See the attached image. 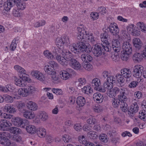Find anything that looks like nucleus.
I'll use <instances>...</instances> for the list:
<instances>
[{"label": "nucleus", "instance_id": "60", "mask_svg": "<svg viewBox=\"0 0 146 146\" xmlns=\"http://www.w3.org/2000/svg\"><path fill=\"white\" fill-rule=\"evenodd\" d=\"M88 136L91 139H95L96 138L97 136L96 132L93 131H91L88 133Z\"/></svg>", "mask_w": 146, "mask_h": 146}, {"label": "nucleus", "instance_id": "33", "mask_svg": "<svg viewBox=\"0 0 146 146\" xmlns=\"http://www.w3.org/2000/svg\"><path fill=\"white\" fill-rule=\"evenodd\" d=\"M120 108L122 111L126 112L128 110V107L127 104L124 101H120Z\"/></svg>", "mask_w": 146, "mask_h": 146}, {"label": "nucleus", "instance_id": "32", "mask_svg": "<svg viewBox=\"0 0 146 146\" xmlns=\"http://www.w3.org/2000/svg\"><path fill=\"white\" fill-rule=\"evenodd\" d=\"M39 118L43 121H46L48 118V115L44 111H40L38 114Z\"/></svg>", "mask_w": 146, "mask_h": 146}, {"label": "nucleus", "instance_id": "27", "mask_svg": "<svg viewBox=\"0 0 146 146\" xmlns=\"http://www.w3.org/2000/svg\"><path fill=\"white\" fill-rule=\"evenodd\" d=\"M16 5L18 9L21 10L24 9L26 7L25 2L21 0H17Z\"/></svg>", "mask_w": 146, "mask_h": 146}, {"label": "nucleus", "instance_id": "59", "mask_svg": "<svg viewBox=\"0 0 146 146\" xmlns=\"http://www.w3.org/2000/svg\"><path fill=\"white\" fill-rule=\"evenodd\" d=\"M13 7V6L11 5L9 2H7L4 5V9L5 11H8Z\"/></svg>", "mask_w": 146, "mask_h": 146}, {"label": "nucleus", "instance_id": "51", "mask_svg": "<svg viewBox=\"0 0 146 146\" xmlns=\"http://www.w3.org/2000/svg\"><path fill=\"white\" fill-rule=\"evenodd\" d=\"M111 92V94H113V96L115 97L117 94L120 92V89L117 87H115L113 88Z\"/></svg>", "mask_w": 146, "mask_h": 146}, {"label": "nucleus", "instance_id": "13", "mask_svg": "<svg viewBox=\"0 0 146 146\" xmlns=\"http://www.w3.org/2000/svg\"><path fill=\"white\" fill-rule=\"evenodd\" d=\"M62 55L65 58L66 61H71L73 58L72 54L67 50H64L62 51Z\"/></svg>", "mask_w": 146, "mask_h": 146}, {"label": "nucleus", "instance_id": "38", "mask_svg": "<svg viewBox=\"0 0 146 146\" xmlns=\"http://www.w3.org/2000/svg\"><path fill=\"white\" fill-rule=\"evenodd\" d=\"M82 66L84 68L88 70H90L92 68V65L88 62L83 63Z\"/></svg>", "mask_w": 146, "mask_h": 146}, {"label": "nucleus", "instance_id": "7", "mask_svg": "<svg viewBox=\"0 0 146 146\" xmlns=\"http://www.w3.org/2000/svg\"><path fill=\"white\" fill-rule=\"evenodd\" d=\"M32 76L40 81H44L45 78L43 74L38 70H34L31 73Z\"/></svg>", "mask_w": 146, "mask_h": 146}, {"label": "nucleus", "instance_id": "9", "mask_svg": "<svg viewBox=\"0 0 146 146\" xmlns=\"http://www.w3.org/2000/svg\"><path fill=\"white\" fill-rule=\"evenodd\" d=\"M132 42L137 50H141V49L143 48V43L139 38H134Z\"/></svg>", "mask_w": 146, "mask_h": 146}, {"label": "nucleus", "instance_id": "61", "mask_svg": "<svg viewBox=\"0 0 146 146\" xmlns=\"http://www.w3.org/2000/svg\"><path fill=\"white\" fill-rule=\"evenodd\" d=\"M52 92L56 95L62 94V91L61 89L53 88L52 90Z\"/></svg>", "mask_w": 146, "mask_h": 146}, {"label": "nucleus", "instance_id": "2", "mask_svg": "<svg viewBox=\"0 0 146 146\" xmlns=\"http://www.w3.org/2000/svg\"><path fill=\"white\" fill-rule=\"evenodd\" d=\"M143 67L140 65L135 66L133 68V74L134 77L137 78H141L143 72Z\"/></svg>", "mask_w": 146, "mask_h": 146}, {"label": "nucleus", "instance_id": "8", "mask_svg": "<svg viewBox=\"0 0 146 146\" xmlns=\"http://www.w3.org/2000/svg\"><path fill=\"white\" fill-rule=\"evenodd\" d=\"M112 50L113 49L115 52H119L120 50V44L117 39H113L112 41Z\"/></svg>", "mask_w": 146, "mask_h": 146}, {"label": "nucleus", "instance_id": "21", "mask_svg": "<svg viewBox=\"0 0 146 146\" xmlns=\"http://www.w3.org/2000/svg\"><path fill=\"white\" fill-rule=\"evenodd\" d=\"M126 95V94H125L124 88L121 89V90L120 92V94L118 96L119 100H127V97Z\"/></svg>", "mask_w": 146, "mask_h": 146}, {"label": "nucleus", "instance_id": "10", "mask_svg": "<svg viewBox=\"0 0 146 146\" xmlns=\"http://www.w3.org/2000/svg\"><path fill=\"white\" fill-rule=\"evenodd\" d=\"M77 38L78 39L81 40L86 37L87 35V32L83 28L78 27L77 29Z\"/></svg>", "mask_w": 146, "mask_h": 146}, {"label": "nucleus", "instance_id": "64", "mask_svg": "<svg viewBox=\"0 0 146 146\" xmlns=\"http://www.w3.org/2000/svg\"><path fill=\"white\" fill-rule=\"evenodd\" d=\"M62 139L65 142L69 143L71 141V137L67 135H66L63 136Z\"/></svg>", "mask_w": 146, "mask_h": 146}, {"label": "nucleus", "instance_id": "43", "mask_svg": "<svg viewBox=\"0 0 146 146\" xmlns=\"http://www.w3.org/2000/svg\"><path fill=\"white\" fill-rule=\"evenodd\" d=\"M47 65L50 66L51 68H53L54 70L55 69L57 68L58 66V64L56 62L53 61H50L48 63V64Z\"/></svg>", "mask_w": 146, "mask_h": 146}, {"label": "nucleus", "instance_id": "26", "mask_svg": "<svg viewBox=\"0 0 146 146\" xmlns=\"http://www.w3.org/2000/svg\"><path fill=\"white\" fill-rule=\"evenodd\" d=\"M56 58L59 63L61 65H64L67 64V62L66 61L65 58L63 56H62L60 55H57L56 56Z\"/></svg>", "mask_w": 146, "mask_h": 146}, {"label": "nucleus", "instance_id": "5", "mask_svg": "<svg viewBox=\"0 0 146 146\" xmlns=\"http://www.w3.org/2000/svg\"><path fill=\"white\" fill-rule=\"evenodd\" d=\"M25 119H23L20 117H15L13 119V124L15 126L24 128L26 126V121Z\"/></svg>", "mask_w": 146, "mask_h": 146}, {"label": "nucleus", "instance_id": "28", "mask_svg": "<svg viewBox=\"0 0 146 146\" xmlns=\"http://www.w3.org/2000/svg\"><path fill=\"white\" fill-rule=\"evenodd\" d=\"M9 136L8 135V136H5V137H3L2 142H0V144L3 145L5 146H12V145L10 141L7 137H9Z\"/></svg>", "mask_w": 146, "mask_h": 146}, {"label": "nucleus", "instance_id": "29", "mask_svg": "<svg viewBox=\"0 0 146 146\" xmlns=\"http://www.w3.org/2000/svg\"><path fill=\"white\" fill-rule=\"evenodd\" d=\"M36 129V128L34 125H29L27 126L26 127V129L27 131L31 134H34L35 133Z\"/></svg>", "mask_w": 146, "mask_h": 146}, {"label": "nucleus", "instance_id": "49", "mask_svg": "<svg viewBox=\"0 0 146 146\" xmlns=\"http://www.w3.org/2000/svg\"><path fill=\"white\" fill-rule=\"evenodd\" d=\"M97 11L99 15H104L106 13V9L103 7H101L98 8Z\"/></svg>", "mask_w": 146, "mask_h": 146}, {"label": "nucleus", "instance_id": "17", "mask_svg": "<svg viewBox=\"0 0 146 146\" xmlns=\"http://www.w3.org/2000/svg\"><path fill=\"white\" fill-rule=\"evenodd\" d=\"M86 83V79L83 78H79L75 82V84L77 88L78 89L80 88L81 87L85 85Z\"/></svg>", "mask_w": 146, "mask_h": 146}, {"label": "nucleus", "instance_id": "45", "mask_svg": "<svg viewBox=\"0 0 146 146\" xmlns=\"http://www.w3.org/2000/svg\"><path fill=\"white\" fill-rule=\"evenodd\" d=\"M110 44L108 43L107 44H102V51L104 50L106 51L110 52L112 50L111 47L110 46Z\"/></svg>", "mask_w": 146, "mask_h": 146}, {"label": "nucleus", "instance_id": "23", "mask_svg": "<svg viewBox=\"0 0 146 146\" xmlns=\"http://www.w3.org/2000/svg\"><path fill=\"white\" fill-rule=\"evenodd\" d=\"M36 133L39 137L41 138L44 137L46 134V130L44 128H39L36 129Z\"/></svg>", "mask_w": 146, "mask_h": 146}, {"label": "nucleus", "instance_id": "63", "mask_svg": "<svg viewBox=\"0 0 146 146\" xmlns=\"http://www.w3.org/2000/svg\"><path fill=\"white\" fill-rule=\"evenodd\" d=\"M87 123L90 124H95L96 123V119L94 118L91 117L89 118L87 120Z\"/></svg>", "mask_w": 146, "mask_h": 146}, {"label": "nucleus", "instance_id": "4", "mask_svg": "<svg viewBox=\"0 0 146 146\" xmlns=\"http://www.w3.org/2000/svg\"><path fill=\"white\" fill-rule=\"evenodd\" d=\"M102 43H97L95 44L94 46L92 51L95 56L98 57L102 54Z\"/></svg>", "mask_w": 146, "mask_h": 146}, {"label": "nucleus", "instance_id": "52", "mask_svg": "<svg viewBox=\"0 0 146 146\" xmlns=\"http://www.w3.org/2000/svg\"><path fill=\"white\" fill-rule=\"evenodd\" d=\"M115 78L112 76L110 75L108 77L106 78V81L109 82L110 83L113 84L115 83Z\"/></svg>", "mask_w": 146, "mask_h": 146}, {"label": "nucleus", "instance_id": "42", "mask_svg": "<svg viewBox=\"0 0 146 146\" xmlns=\"http://www.w3.org/2000/svg\"><path fill=\"white\" fill-rule=\"evenodd\" d=\"M56 44L57 45L58 47L63 46V43L62 38L58 37L56 40Z\"/></svg>", "mask_w": 146, "mask_h": 146}, {"label": "nucleus", "instance_id": "62", "mask_svg": "<svg viewBox=\"0 0 146 146\" xmlns=\"http://www.w3.org/2000/svg\"><path fill=\"white\" fill-rule=\"evenodd\" d=\"M79 139L80 142H81L83 144H86V143L88 141L86 140L85 137L83 135H80L79 137Z\"/></svg>", "mask_w": 146, "mask_h": 146}, {"label": "nucleus", "instance_id": "20", "mask_svg": "<svg viewBox=\"0 0 146 146\" xmlns=\"http://www.w3.org/2000/svg\"><path fill=\"white\" fill-rule=\"evenodd\" d=\"M81 58L84 62H91L93 60V58L88 54H82L81 56Z\"/></svg>", "mask_w": 146, "mask_h": 146}, {"label": "nucleus", "instance_id": "35", "mask_svg": "<svg viewBox=\"0 0 146 146\" xmlns=\"http://www.w3.org/2000/svg\"><path fill=\"white\" fill-rule=\"evenodd\" d=\"M137 25L142 32L146 33V26L143 22H139L137 23Z\"/></svg>", "mask_w": 146, "mask_h": 146}, {"label": "nucleus", "instance_id": "53", "mask_svg": "<svg viewBox=\"0 0 146 146\" xmlns=\"http://www.w3.org/2000/svg\"><path fill=\"white\" fill-rule=\"evenodd\" d=\"M14 68L18 72L21 73V74H24L25 72V70L21 66L18 65H15Z\"/></svg>", "mask_w": 146, "mask_h": 146}, {"label": "nucleus", "instance_id": "56", "mask_svg": "<svg viewBox=\"0 0 146 146\" xmlns=\"http://www.w3.org/2000/svg\"><path fill=\"white\" fill-rule=\"evenodd\" d=\"M76 99L77 100H85V98L82 96H79L77 98H76L74 96H72L69 98L70 100H75Z\"/></svg>", "mask_w": 146, "mask_h": 146}, {"label": "nucleus", "instance_id": "6", "mask_svg": "<svg viewBox=\"0 0 146 146\" xmlns=\"http://www.w3.org/2000/svg\"><path fill=\"white\" fill-rule=\"evenodd\" d=\"M122 48L124 53L130 54L132 52V46L128 42H124L122 46Z\"/></svg>", "mask_w": 146, "mask_h": 146}, {"label": "nucleus", "instance_id": "47", "mask_svg": "<svg viewBox=\"0 0 146 146\" xmlns=\"http://www.w3.org/2000/svg\"><path fill=\"white\" fill-rule=\"evenodd\" d=\"M18 93L19 95L23 97H26L27 96L26 94L25 88L19 89L18 91Z\"/></svg>", "mask_w": 146, "mask_h": 146}, {"label": "nucleus", "instance_id": "50", "mask_svg": "<svg viewBox=\"0 0 146 146\" xmlns=\"http://www.w3.org/2000/svg\"><path fill=\"white\" fill-rule=\"evenodd\" d=\"M93 98L96 100H100L103 99V97L102 95L99 93H96L93 95Z\"/></svg>", "mask_w": 146, "mask_h": 146}, {"label": "nucleus", "instance_id": "55", "mask_svg": "<svg viewBox=\"0 0 146 146\" xmlns=\"http://www.w3.org/2000/svg\"><path fill=\"white\" fill-rule=\"evenodd\" d=\"M91 19L94 20L98 19L99 16L98 13L94 12L92 13L90 15Z\"/></svg>", "mask_w": 146, "mask_h": 146}, {"label": "nucleus", "instance_id": "19", "mask_svg": "<svg viewBox=\"0 0 146 146\" xmlns=\"http://www.w3.org/2000/svg\"><path fill=\"white\" fill-rule=\"evenodd\" d=\"M16 105L19 110L23 112L26 110V106L25 104L22 101H18L16 103Z\"/></svg>", "mask_w": 146, "mask_h": 146}, {"label": "nucleus", "instance_id": "14", "mask_svg": "<svg viewBox=\"0 0 146 146\" xmlns=\"http://www.w3.org/2000/svg\"><path fill=\"white\" fill-rule=\"evenodd\" d=\"M116 25L115 23V25H111L109 26V31L113 35H117L119 32V29Z\"/></svg>", "mask_w": 146, "mask_h": 146}, {"label": "nucleus", "instance_id": "22", "mask_svg": "<svg viewBox=\"0 0 146 146\" xmlns=\"http://www.w3.org/2000/svg\"><path fill=\"white\" fill-rule=\"evenodd\" d=\"M26 106L28 109L32 110H36L37 108V106L36 103L32 101H29Z\"/></svg>", "mask_w": 146, "mask_h": 146}, {"label": "nucleus", "instance_id": "12", "mask_svg": "<svg viewBox=\"0 0 146 146\" xmlns=\"http://www.w3.org/2000/svg\"><path fill=\"white\" fill-rule=\"evenodd\" d=\"M11 124L8 121L5 120L3 122L0 123V130L2 131L9 130Z\"/></svg>", "mask_w": 146, "mask_h": 146}, {"label": "nucleus", "instance_id": "36", "mask_svg": "<svg viewBox=\"0 0 146 146\" xmlns=\"http://www.w3.org/2000/svg\"><path fill=\"white\" fill-rule=\"evenodd\" d=\"M60 74L61 78L64 80H66L68 79L70 76L69 74L65 71H61Z\"/></svg>", "mask_w": 146, "mask_h": 146}, {"label": "nucleus", "instance_id": "37", "mask_svg": "<svg viewBox=\"0 0 146 146\" xmlns=\"http://www.w3.org/2000/svg\"><path fill=\"white\" fill-rule=\"evenodd\" d=\"M15 109L13 107L9 106H5L4 108V111H6L7 113H14L15 111Z\"/></svg>", "mask_w": 146, "mask_h": 146}, {"label": "nucleus", "instance_id": "15", "mask_svg": "<svg viewBox=\"0 0 146 146\" xmlns=\"http://www.w3.org/2000/svg\"><path fill=\"white\" fill-rule=\"evenodd\" d=\"M70 66L74 69L77 70H79L81 67L80 63L74 58L70 61Z\"/></svg>", "mask_w": 146, "mask_h": 146}, {"label": "nucleus", "instance_id": "16", "mask_svg": "<svg viewBox=\"0 0 146 146\" xmlns=\"http://www.w3.org/2000/svg\"><path fill=\"white\" fill-rule=\"evenodd\" d=\"M121 73L123 76L127 79H129L132 75L131 71L127 68H124L121 70Z\"/></svg>", "mask_w": 146, "mask_h": 146}, {"label": "nucleus", "instance_id": "58", "mask_svg": "<svg viewBox=\"0 0 146 146\" xmlns=\"http://www.w3.org/2000/svg\"><path fill=\"white\" fill-rule=\"evenodd\" d=\"M146 111L144 110H142L140 111L139 113V117L141 119L143 120L145 119L146 117Z\"/></svg>", "mask_w": 146, "mask_h": 146}, {"label": "nucleus", "instance_id": "40", "mask_svg": "<svg viewBox=\"0 0 146 146\" xmlns=\"http://www.w3.org/2000/svg\"><path fill=\"white\" fill-rule=\"evenodd\" d=\"M99 139L101 141L104 142H107L108 140V138L105 134H101L100 135Z\"/></svg>", "mask_w": 146, "mask_h": 146}, {"label": "nucleus", "instance_id": "18", "mask_svg": "<svg viewBox=\"0 0 146 146\" xmlns=\"http://www.w3.org/2000/svg\"><path fill=\"white\" fill-rule=\"evenodd\" d=\"M23 117L27 119H32L35 117L34 113L31 111L26 110L23 112Z\"/></svg>", "mask_w": 146, "mask_h": 146}, {"label": "nucleus", "instance_id": "48", "mask_svg": "<svg viewBox=\"0 0 146 146\" xmlns=\"http://www.w3.org/2000/svg\"><path fill=\"white\" fill-rule=\"evenodd\" d=\"M46 21H41L35 23L34 24V26L35 27L37 28L44 25Z\"/></svg>", "mask_w": 146, "mask_h": 146}, {"label": "nucleus", "instance_id": "25", "mask_svg": "<svg viewBox=\"0 0 146 146\" xmlns=\"http://www.w3.org/2000/svg\"><path fill=\"white\" fill-rule=\"evenodd\" d=\"M143 57V56L142 54L139 53H135L133 56V59L135 62H139L141 60Z\"/></svg>", "mask_w": 146, "mask_h": 146}, {"label": "nucleus", "instance_id": "57", "mask_svg": "<svg viewBox=\"0 0 146 146\" xmlns=\"http://www.w3.org/2000/svg\"><path fill=\"white\" fill-rule=\"evenodd\" d=\"M130 54H127V53H123L121 55V59L124 61H126L129 58V55Z\"/></svg>", "mask_w": 146, "mask_h": 146}, {"label": "nucleus", "instance_id": "41", "mask_svg": "<svg viewBox=\"0 0 146 146\" xmlns=\"http://www.w3.org/2000/svg\"><path fill=\"white\" fill-rule=\"evenodd\" d=\"M113 85L111 83H110L107 81L104 83V87L106 90H110L113 88Z\"/></svg>", "mask_w": 146, "mask_h": 146}, {"label": "nucleus", "instance_id": "34", "mask_svg": "<svg viewBox=\"0 0 146 146\" xmlns=\"http://www.w3.org/2000/svg\"><path fill=\"white\" fill-rule=\"evenodd\" d=\"M9 130L11 133L13 134H20L21 132V130L20 129L15 127H10Z\"/></svg>", "mask_w": 146, "mask_h": 146}, {"label": "nucleus", "instance_id": "24", "mask_svg": "<svg viewBox=\"0 0 146 146\" xmlns=\"http://www.w3.org/2000/svg\"><path fill=\"white\" fill-rule=\"evenodd\" d=\"M116 77L117 80L118 82V86L119 87H122L123 85L121 84L123 83L125 81V80L121 74H117L116 75Z\"/></svg>", "mask_w": 146, "mask_h": 146}, {"label": "nucleus", "instance_id": "30", "mask_svg": "<svg viewBox=\"0 0 146 146\" xmlns=\"http://www.w3.org/2000/svg\"><path fill=\"white\" fill-rule=\"evenodd\" d=\"M92 86L94 87V89L96 90L98 88V86H100V80L96 78L93 79L92 82Z\"/></svg>", "mask_w": 146, "mask_h": 146}, {"label": "nucleus", "instance_id": "31", "mask_svg": "<svg viewBox=\"0 0 146 146\" xmlns=\"http://www.w3.org/2000/svg\"><path fill=\"white\" fill-rule=\"evenodd\" d=\"M82 92L85 94L88 95L92 93V89L89 86H85L82 88Z\"/></svg>", "mask_w": 146, "mask_h": 146}, {"label": "nucleus", "instance_id": "39", "mask_svg": "<svg viewBox=\"0 0 146 146\" xmlns=\"http://www.w3.org/2000/svg\"><path fill=\"white\" fill-rule=\"evenodd\" d=\"M64 45H66L67 46L69 45L70 44V42L69 36H64L62 38Z\"/></svg>", "mask_w": 146, "mask_h": 146}, {"label": "nucleus", "instance_id": "11", "mask_svg": "<svg viewBox=\"0 0 146 146\" xmlns=\"http://www.w3.org/2000/svg\"><path fill=\"white\" fill-rule=\"evenodd\" d=\"M138 108L139 107L137 105L136 103H134L133 105L130 106V109H129L128 111L129 115L131 117H133L135 113L138 111Z\"/></svg>", "mask_w": 146, "mask_h": 146}, {"label": "nucleus", "instance_id": "54", "mask_svg": "<svg viewBox=\"0 0 146 146\" xmlns=\"http://www.w3.org/2000/svg\"><path fill=\"white\" fill-rule=\"evenodd\" d=\"M23 81H22L20 79H16L15 80V84L18 86L23 87L25 85L23 82Z\"/></svg>", "mask_w": 146, "mask_h": 146}, {"label": "nucleus", "instance_id": "3", "mask_svg": "<svg viewBox=\"0 0 146 146\" xmlns=\"http://www.w3.org/2000/svg\"><path fill=\"white\" fill-rule=\"evenodd\" d=\"M44 69L45 72L51 76V77L54 81H57L58 80V77L56 75L55 71L53 68H51L50 66L46 65Z\"/></svg>", "mask_w": 146, "mask_h": 146}, {"label": "nucleus", "instance_id": "44", "mask_svg": "<svg viewBox=\"0 0 146 146\" xmlns=\"http://www.w3.org/2000/svg\"><path fill=\"white\" fill-rule=\"evenodd\" d=\"M25 88L27 96L30 94L32 93L35 91L34 87L32 86H29Z\"/></svg>", "mask_w": 146, "mask_h": 146}, {"label": "nucleus", "instance_id": "1", "mask_svg": "<svg viewBox=\"0 0 146 146\" xmlns=\"http://www.w3.org/2000/svg\"><path fill=\"white\" fill-rule=\"evenodd\" d=\"M70 48L71 51L76 54H78L81 51L89 53L91 50V48H88L85 43L83 42H79L76 44H74L70 46Z\"/></svg>", "mask_w": 146, "mask_h": 146}, {"label": "nucleus", "instance_id": "46", "mask_svg": "<svg viewBox=\"0 0 146 146\" xmlns=\"http://www.w3.org/2000/svg\"><path fill=\"white\" fill-rule=\"evenodd\" d=\"M44 54L45 56L48 59H52L54 58V56L52 53L50 52H49L48 50L45 51L44 52Z\"/></svg>", "mask_w": 146, "mask_h": 146}]
</instances>
